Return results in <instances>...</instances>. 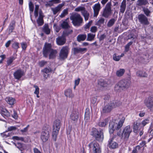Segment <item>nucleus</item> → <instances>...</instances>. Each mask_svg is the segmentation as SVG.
I'll use <instances>...</instances> for the list:
<instances>
[{
	"label": "nucleus",
	"instance_id": "obj_1",
	"mask_svg": "<svg viewBox=\"0 0 153 153\" xmlns=\"http://www.w3.org/2000/svg\"><path fill=\"white\" fill-rule=\"evenodd\" d=\"M125 118L123 117L118 123L112 121L109 125V131L110 134L113 133L115 129H116L117 134L119 136H121L122 138L125 140H127L130 136V134L132 132V129L130 126H126L124 128L123 132L120 131L119 129L122 127L124 123Z\"/></svg>",
	"mask_w": 153,
	"mask_h": 153
},
{
	"label": "nucleus",
	"instance_id": "obj_2",
	"mask_svg": "<svg viewBox=\"0 0 153 153\" xmlns=\"http://www.w3.org/2000/svg\"><path fill=\"white\" fill-rule=\"evenodd\" d=\"M43 54L44 56L47 57L49 56V59H52L55 58L57 51L51 48V44L45 43L43 48Z\"/></svg>",
	"mask_w": 153,
	"mask_h": 153
},
{
	"label": "nucleus",
	"instance_id": "obj_3",
	"mask_svg": "<svg viewBox=\"0 0 153 153\" xmlns=\"http://www.w3.org/2000/svg\"><path fill=\"white\" fill-rule=\"evenodd\" d=\"M131 85V81L127 79H123L120 81L114 87L115 90L118 92L128 88Z\"/></svg>",
	"mask_w": 153,
	"mask_h": 153
},
{
	"label": "nucleus",
	"instance_id": "obj_4",
	"mask_svg": "<svg viewBox=\"0 0 153 153\" xmlns=\"http://www.w3.org/2000/svg\"><path fill=\"white\" fill-rule=\"evenodd\" d=\"M70 19L72 20V22L74 26H80L82 22V18L80 15L77 13L73 14L70 17Z\"/></svg>",
	"mask_w": 153,
	"mask_h": 153
},
{
	"label": "nucleus",
	"instance_id": "obj_5",
	"mask_svg": "<svg viewBox=\"0 0 153 153\" xmlns=\"http://www.w3.org/2000/svg\"><path fill=\"white\" fill-rule=\"evenodd\" d=\"M91 135L99 141H102L103 140V132L102 130H98L93 128L92 129Z\"/></svg>",
	"mask_w": 153,
	"mask_h": 153
},
{
	"label": "nucleus",
	"instance_id": "obj_6",
	"mask_svg": "<svg viewBox=\"0 0 153 153\" xmlns=\"http://www.w3.org/2000/svg\"><path fill=\"white\" fill-rule=\"evenodd\" d=\"M74 10L76 12L81 11V14L84 17L85 20L87 21L88 20L89 16V13L86 10L84 7H77Z\"/></svg>",
	"mask_w": 153,
	"mask_h": 153
},
{
	"label": "nucleus",
	"instance_id": "obj_7",
	"mask_svg": "<svg viewBox=\"0 0 153 153\" xmlns=\"http://www.w3.org/2000/svg\"><path fill=\"white\" fill-rule=\"evenodd\" d=\"M144 103L145 105L151 111H153V97L150 96L146 98Z\"/></svg>",
	"mask_w": 153,
	"mask_h": 153
},
{
	"label": "nucleus",
	"instance_id": "obj_8",
	"mask_svg": "<svg viewBox=\"0 0 153 153\" xmlns=\"http://www.w3.org/2000/svg\"><path fill=\"white\" fill-rule=\"evenodd\" d=\"M69 50V48L67 46L62 47L59 54L60 58L62 59L66 58L68 56Z\"/></svg>",
	"mask_w": 153,
	"mask_h": 153
},
{
	"label": "nucleus",
	"instance_id": "obj_9",
	"mask_svg": "<svg viewBox=\"0 0 153 153\" xmlns=\"http://www.w3.org/2000/svg\"><path fill=\"white\" fill-rule=\"evenodd\" d=\"M111 2H108L102 14L103 16L107 18L111 15Z\"/></svg>",
	"mask_w": 153,
	"mask_h": 153
},
{
	"label": "nucleus",
	"instance_id": "obj_10",
	"mask_svg": "<svg viewBox=\"0 0 153 153\" xmlns=\"http://www.w3.org/2000/svg\"><path fill=\"white\" fill-rule=\"evenodd\" d=\"M88 146L90 148H93L94 153H101V150L99 144L95 141H93L90 143L88 145Z\"/></svg>",
	"mask_w": 153,
	"mask_h": 153
},
{
	"label": "nucleus",
	"instance_id": "obj_11",
	"mask_svg": "<svg viewBox=\"0 0 153 153\" xmlns=\"http://www.w3.org/2000/svg\"><path fill=\"white\" fill-rule=\"evenodd\" d=\"M139 21L141 24L148 25L149 24L147 18L143 14L139 15L137 17Z\"/></svg>",
	"mask_w": 153,
	"mask_h": 153
},
{
	"label": "nucleus",
	"instance_id": "obj_12",
	"mask_svg": "<svg viewBox=\"0 0 153 153\" xmlns=\"http://www.w3.org/2000/svg\"><path fill=\"white\" fill-rule=\"evenodd\" d=\"M25 75L24 71L21 69H19L15 71L13 74L14 78L17 79H19Z\"/></svg>",
	"mask_w": 153,
	"mask_h": 153
},
{
	"label": "nucleus",
	"instance_id": "obj_13",
	"mask_svg": "<svg viewBox=\"0 0 153 153\" xmlns=\"http://www.w3.org/2000/svg\"><path fill=\"white\" fill-rule=\"evenodd\" d=\"M94 10V16L97 17L101 9V5L99 3L95 4L93 7Z\"/></svg>",
	"mask_w": 153,
	"mask_h": 153
},
{
	"label": "nucleus",
	"instance_id": "obj_14",
	"mask_svg": "<svg viewBox=\"0 0 153 153\" xmlns=\"http://www.w3.org/2000/svg\"><path fill=\"white\" fill-rule=\"evenodd\" d=\"M61 121L59 120H56L54 122L53 125L54 131L56 133L58 132L60 127Z\"/></svg>",
	"mask_w": 153,
	"mask_h": 153
},
{
	"label": "nucleus",
	"instance_id": "obj_15",
	"mask_svg": "<svg viewBox=\"0 0 153 153\" xmlns=\"http://www.w3.org/2000/svg\"><path fill=\"white\" fill-rule=\"evenodd\" d=\"M113 137L110 139L108 141V146L109 148L112 149H115L118 147V145L116 142L113 141Z\"/></svg>",
	"mask_w": 153,
	"mask_h": 153
},
{
	"label": "nucleus",
	"instance_id": "obj_16",
	"mask_svg": "<svg viewBox=\"0 0 153 153\" xmlns=\"http://www.w3.org/2000/svg\"><path fill=\"white\" fill-rule=\"evenodd\" d=\"M64 5V4H59L58 6L52 8L51 10L53 12V14L56 15L58 12H60Z\"/></svg>",
	"mask_w": 153,
	"mask_h": 153
},
{
	"label": "nucleus",
	"instance_id": "obj_17",
	"mask_svg": "<svg viewBox=\"0 0 153 153\" xmlns=\"http://www.w3.org/2000/svg\"><path fill=\"white\" fill-rule=\"evenodd\" d=\"M49 137V133L48 131H45L42 132L41 138L43 142H46L48 139Z\"/></svg>",
	"mask_w": 153,
	"mask_h": 153
},
{
	"label": "nucleus",
	"instance_id": "obj_18",
	"mask_svg": "<svg viewBox=\"0 0 153 153\" xmlns=\"http://www.w3.org/2000/svg\"><path fill=\"white\" fill-rule=\"evenodd\" d=\"M56 42L57 44L59 45H63L65 42L66 40L65 37L62 35V36H59L56 39Z\"/></svg>",
	"mask_w": 153,
	"mask_h": 153
},
{
	"label": "nucleus",
	"instance_id": "obj_19",
	"mask_svg": "<svg viewBox=\"0 0 153 153\" xmlns=\"http://www.w3.org/2000/svg\"><path fill=\"white\" fill-rule=\"evenodd\" d=\"M51 68L49 67L48 68H45L43 70L44 72L43 76L45 78H47L49 77L50 74L51 73Z\"/></svg>",
	"mask_w": 153,
	"mask_h": 153
},
{
	"label": "nucleus",
	"instance_id": "obj_20",
	"mask_svg": "<svg viewBox=\"0 0 153 153\" xmlns=\"http://www.w3.org/2000/svg\"><path fill=\"white\" fill-rule=\"evenodd\" d=\"M74 53L76 54L77 53H82L84 51H86L87 49L86 48H74L73 49Z\"/></svg>",
	"mask_w": 153,
	"mask_h": 153
},
{
	"label": "nucleus",
	"instance_id": "obj_21",
	"mask_svg": "<svg viewBox=\"0 0 153 153\" xmlns=\"http://www.w3.org/2000/svg\"><path fill=\"white\" fill-rule=\"evenodd\" d=\"M141 123L137 121L135 122L134 123L133 126V131L135 133H137L138 130H139V128L141 125Z\"/></svg>",
	"mask_w": 153,
	"mask_h": 153
},
{
	"label": "nucleus",
	"instance_id": "obj_22",
	"mask_svg": "<svg viewBox=\"0 0 153 153\" xmlns=\"http://www.w3.org/2000/svg\"><path fill=\"white\" fill-rule=\"evenodd\" d=\"M79 113L76 111H74L71 114L70 117L71 119L74 121H77L79 118Z\"/></svg>",
	"mask_w": 153,
	"mask_h": 153
},
{
	"label": "nucleus",
	"instance_id": "obj_23",
	"mask_svg": "<svg viewBox=\"0 0 153 153\" xmlns=\"http://www.w3.org/2000/svg\"><path fill=\"white\" fill-rule=\"evenodd\" d=\"M0 113L4 117H8L10 116V113L5 108H0Z\"/></svg>",
	"mask_w": 153,
	"mask_h": 153
},
{
	"label": "nucleus",
	"instance_id": "obj_24",
	"mask_svg": "<svg viewBox=\"0 0 153 153\" xmlns=\"http://www.w3.org/2000/svg\"><path fill=\"white\" fill-rule=\"evenodd\" d=\"M43 18V16L42 15V13H41V12H39V16L37 20V22L38 26H42L44 24Z\"/></svg>",
	"mask_w": 153,
	"mask_h": 153
},
{
	"label": "nucleus",
	"instance_id": "obj_25",
	"mask_svg": "<svg viewBox=\"0 0 153 153\" xmlns=\"http://www.w3.org/2000/svg\"><path fill=\"white\" fill-rule=\"evenodd\" d=\"M5 100L8 104L10 105H13L15 102V99L10 97H6L5 99Z\"/></svg>",
	"mask_w": 153,
	"mask_h": 153
},
{
	"label": "nucleus",
	"instance_id": "obj_26",
	"mask_svg": "<svg viewBox=\"0 0 153 153\" xmlns=\"http://www.w3.org/2000/svg\"><path fill=\"white\" fill-rule=\"evenodd\" d=\"M126 0H123L121 2L120 9V12L123 13L125 11L126 8Z\"/></svg>",
	"mask_w": 153,
	"mask_h": 153
},
{
	"label": "nucleus",
	"instance_id": "obj_27",
	"mask_svg": "<svg viewBox=\"0 0 153 153\" xmlns=\"http://www.w3.org/2000/svg\"><path fill=\"white\" fill-rule=\"evenodd\" d=\"M112 108V106L109 103L105 105L103 108V111L104 112H108L111 111Z\"/></svg>",
	"mask_w": 153,
	"mask_h": 153
},
{
	"label": "nucleus",
	"instance_id": "obj_28",
	"mask_svg": "<svg viewBox=\"0 0 153 153\" xmlns=\"http://www.w3.org/2000/svg\"><path fill=\"white\" fill-rule=\"evenodd\" d=\"M148 2L147 0H137L136 4L138 6L145 5L147 4Z\"/></svg>",
	"mask_w": 153,
	"mask_h": 153
},
{
	"label": "nucleus",
	"instance_id": "obj_29",
	"mask_svg": "<svg viewBox=\"0 0 153 153\" xmlns=\"http://www.w3.org/2000/svg\"><path fill=\"white\" fill-rule=\"evenodd\" d=\"M15 26V22L12 21L10 23L8 27L9 32L10 33L12 32L14 30Z\"/></svg>",
	"mask_w": 153,
	"mask_h": 153
},
{
	"label": "nucleus",
	"instance_id": "obj_30",
	"mask_svg": "<svg viewBox=\"0 0 153 153\" xmlns=\"http://www.w3.org/2000/svg\"><path fill=\"white\" fill-rule=\"evenodd\" d=\"M43 30L46 34H48L50 33V30L49 28L48 24H45L43 27Z\"/></svg>",
	"mask_w": 153,
	"mask_h": 153
},
{
	"label": "nucleus",
	"instance_id": "obj_31",
	"mask_svg": "<svg viewBox=\"0 0 153 153\" xmlns=\"http://www.w3.org/2000/svg\"><path fill=\"white\" fill-rule=\"evenodd\" d=\"M86 38V35L85 34H80L78 35L77 37L78 41L80 42L84 41Z\"/></svg>",
	"mask_w": 153,
	"mask_h": 153
},
{
	"label": "nucleus",
	"instance_id": "obj_32",
	"mask_svg": "<svg viewBox=\"0 0 153 153\" xmlns=\"http://www.w3.org/2000/svg\"><path fill=\"white\" fill-rule=\"evenodd\" d=\"M136 75L137 76L140 77H146L147 76V74L145 72L140 71L137 72Z\"/></svg>",
	"mask_w": 153,
	"mask_h": 153
},
{
	"label": "nucleus",
	"instance_id": "obj_33",
	"mask_svg": "<svg viewBox=\"0 0 153 153\" xmlns=\"http://www.w3.org/2000/svg\"><path fill=\"white\" fill-rule=\"evenodd\" d=\"M113 108L118 106L120 105V103L117 100H113L110 103Z\"/></svg>",
	"mask_w": 153,
	"mask_h": 153
},
{
	"label": "nucleus",
	"instance_id": "obj_34",
	"mask_svg": "<svg viewBox=\"0 0 153 153\" xmlns=\"http://www.w3.org/2000/svg\"><path fill=\"white\" fill-rule=\"evenodd\" d=\"M108 119H106L103 120L101 121L98 123V125L101 127L105 126L108 123Z\"/></svg>",
	"mask_w": 153,
	"mask_h": 153
},
{
	"label": "nucleus",
	"instance_id": "obj_35",
	"mask_svg": "<svg viewBox=\"0 0 153 153\" xmlns=\"http://www.w3.org/2000/svg\"><path fill=\"white\" fill-rule=\"evenodd\" d=\"M95 36V34H93L91 33H88L87 35V40L88 41H91L94 40V38Z\"/></svg>",
	"mask_w": 153,
	"mask_h": 153
},
{
	"label": "nucleus",
	"instance_id": "obj_36",
	"mask_svg": "<svg viewBox=\"0 0 153 153\" xmlns=\"http://www.w3.org/2000/svg\"><path fill=\"white\" fill-rule=\"evenodd\" d=\"M125 72V70L124 69H121L117 71L116 74L118 77H120L123 76Z\"/></svg>",
	"mask_w": 153,
	"mask_h": 153
},
{
	"label": "nucleus",
	"instance_id": "obj_37",
	"mask_svg": "<svg viewBox=\"0 0 153 153\" xmlns=\"http://www.w3.org/2000/svg\"><path fill=\"white\" fill-rule=\"evenodd\" d=\"M15 57L13 56L9 57L7 59V65H10L14 60L15 59Z\"/></svg>",
	"mask_w": 153,
	"mask_h": 153
},
{
	"label": "nucleus",
	"instance_id": "obj_38",
	"mask_svg": "<svg viewBox=\"0 0 153 153\" xmlns=\"http://www.w3.org/2000/svg\"><path fill=\"white\" fill-rule=\"evenodd\" d=\"M65 94L67 97H72L73 96L72 94V91L70 89H67L65 91Z\"/></svg>",
	"mask_w": 153,
	"mask_h": 153
},
{
	"label": "nucleus",
	"instance_id": "obj_39",
	"mask_svg": "<svg viewBox=\"0 0 153 153\" xmlns=\"http://www.w3.org/2000/svg\"><path fill=\"white\" fill-rule=\"evenodd\" d=\"M14 144L21 151H22L25 149L24 145L23 144L19 143H18L17 144L14 143Z\"/></svg>",
	"mask_w": 153,
	"mask_h": 153
},
{
	"label": "nucleus",
	"instance_id": "obj_40",
	"mask_svg": "<svg viewBox=\"0 0 153 153\" xmlns=\"http://www.w3.org/2000/svg\"><path fill=\"white\" fill-rule=\"evenodd\" d=\"M68 19V18L65 20V21L63 22L61 24V26L62 28L66 29L70 27L68 23L66 21H67Z\"/></svg>",
	"mask_w": 153,
	"mask_h": 153
},
{
	"label": "nucleus",
	"instance_id": "obj_41",
	"mask_svg": "<svg viewBox=\"0 0 153 153\" xmlns=\"http://www.w3.org/2000/svg\"><path fill=\"white\" fill-rule=\"evenodd\" d=\"M140 149L141 147L137 146L133 149L132 153H141Z\"/></svg>",
	"mask_w": 153,
	"mask_h": 153
},
{
	"label": "nucleus",
	"instance_id": "obj_42",
	"mask_svg": "<svg viewBox=\"0 0 153 153\" xmlns=\"http://www.w3.org/2000/svg\"><path fill=\"white\" fill-rule=\"evenodd\" d=\"M73 32L72 30H66L64 31L62 34V36L65 37L71 33Z\"/></svg>",
	"mask_w": 153,
	"mask_h": 153
},
{
	"label": "nucleus",
	"instance_id": "obj_43",
	"mask_svg": "<svg viewBox=\"0 0 153 153\" xmlns=\"http://www.w3.org/2000/svg\"><path fill=\"white\" fill-rule=\"evenodd\" d=\"M116 20L114 19H110L107 24V26L108 27H110L114 24Z\"/></svg>",
	"mask_w": 153,
	"mask_h": 153
},
{
	"label": "nucleus",
	"instance_id": "obj_44",
	"mask_svg": "<svg viewBox=\"0 0 153 153\" xmlns=\"http://www.w3.org/2000/svg\"><path fill=\"white\" fill-rule=\"evenodd\" d=\"M104 21L105 19L103 18H101L96 22V25H97L100 26L104 24Z\"/></svg>",
	"mask_w": 153,
	"mask_h": 153
},
{
	"label": "nucleus",
	"instance_id": "obj_45",
	"mask_svg": "<svg viewBox=\"0 0 153 153\" xmlns=\"http://www.w3.org/2000/svg\"><path fill=\"white\" fill-rule=\"evenodd\" d=\"M19 44L17 42H15L12 44V47L17 51L18 49L19 48Z\"/></svg>",
	"mask_w": 153,
	"mask_h": 153
},
{
	"label": "nucleus",
	"instance_id": "obj_46",
	"mask_svg": "<svg viewBox=\"0 0 153 153\" xmlns=\"http://www.w3.org/2000/svg\"><path fill=\"white\" fill-rule=\"evenodd\" d=\"M68 14V10L67 9H64L63 10L61 15H60V17L61 18H63L66 15Z\"/></svg>",
	"mask_w": 153,
	"mask_h": 153
},
{
	"label": "nucleus",
	"instance_id": "obj_47",
	"mask_svg": "<svg viewBox=\"0 0 153 153\" xmlns=\"http://www.w3.org/2000/svg\"><path fill=\"white\" fill-rule=\"evenodd\" d=\"M133 43L132 42H130L128 43L125 46V51L127 52L128 50L130 47V46Z\"/></svg>",
	"mask_w": 153,
	"mask_h": 153
},
{
	"label": "nucleus",
	"instance_id": "obj_48",
	"mask_svg": "<svg viewBox=\"0 0 153 153\" xmlns=\"http://www.w3.org/2000/svg\"><path fill=\"white\" fill-rule=\"evenodd\" d=\"M98 84L100 86L104 87H106L107 85V83L105 81H99L98 82Z\"/></svg>",
	"mask_w": 153,
	"mask_h": 153
},
{
	"label": "nucleus",
	"instance_id": "obj_49",
	"mask_svg": "<svg viewBox=\"0 0 153 153\" xmlns=\"http://www.w3.org/2000/svg\"><path fill=\"white\" fill-rule=\"evenodd\" d=\"M143 11L144 13L147 16H149V14L151 13V11L149 10L147 8H144L143 9Z\"/></svg>",
	"mask_w": 153,
	"mask_h": 153
},
{
	"label": "nucleus",
	"instance_id": "obj_50",
	"mask_svg": "<svg viewBox=\"0 0 153 153\" xmlns=\"http://www.w3.org/2000/svg\"><path fill=\"white\" fill-rule=\"evenodd\" d=\"M1 137L4 138H6L10 136V134L9 133H8L7 132H6L3 133H1Z\"/></svg>",
	"mask_w": 153,
	"mask_h": 153
},
{
	"label": "nucleus",
	"instance_id": "obj_51",
	"mask_svg": "<svg viewBox=\"0 0 153 153\" xmlns=\"http://www.w3.org/2000/svg\"><path fill=\"white\" fill-rule=\"evenodd\" d=\"M29 7L30 11L32 12L33 10L34 5L31 1H30L29 3Z\"/></svg>",
	"mask_w": 153,
	"mask_h": 153
},
{
	"label": "nucleus",
	"instance_id": "obj_52",
	"mask_svg": "<svg viewBox=\"0 0 153 153\" xmlns=\"http://www.w3.org/2000/svg\"><path fill=\"white\" fill-rule=\"evenodd\" d=\"M113 58L114 60L118 61L120 59V56H117L116 54H115L113 55Z\"/></svg>",
	"mask_w": 153,
	"mask_h": 153
},
{
	"label": "nucleus",
	"instance_id": "obj_53",
	"mask_svg": "<svg viewBox=\"0 0 153 153\" xmlns=\"http://www.w3.org/2000/svg\"><path fill=\"white\" fill-rule=\"evenodd\" d=\"M47 62L44 60H42L39 62V65L41 67H42L47 64Z\"/></svg>",
	"mask_w": 153,
	"mask_h": 153
},
{
	"label": "nucleus",
	"instance_id": "obj_54",
	"mask_svg": "<svg viewBox=\"0 0 153 153\" xmlns=\"http://www.w3.org/2000/svg\"><path fill=\"white\" fill-rule=\"evenodd\" d=\"M34 88H35V90L34 92V93L36 94H39V88L36 85H34L33 86Z\"/></svg>",
	"mask_w": 153,
	"mask_h": 153
},
{
	"label": "nucleus",
	"instance_id": "obj_55",
	"mask_svg": "<svg viewBox=\"0 0 153 153\" xmlns=\"http://www.w3.org/2000/svg\"><path fill=\"white\" fill-rule=\"evenodd\" d=\"M149 123V120L148 119H146L144 120H143L141 124L143 126V127L145 126L148 123Z\"/></svg>",
	"mask_w": 153,
	"mask_h": 153
},
{
	"label": "nucleus",
	"instance_id": "obj_56",
	"mask_svg": "<svg viewBox=\"0 0 153 153\" xmlns=\"http://www.w3.org/2000/svg\"><path fill=\"white\" fill-rule=\"evenodd\" d=\"M97 97H95L92 98L91 102L93 104H95L97 102Z\"/></svg>",
	"mask_w": 153,
	"mask_h": 153
},
{
	"label": "nucleus",
	"instance_id": "obj_57",
	"mask_svg": "<svg viewBox=\"0 0 153 153\" xmlns=\"http://www.w3.org/2000/svg\"><path fill=\"white\" fill-rule=\"evenodd\" d=\"M12 138L14 140H20L22 141H23L24 140V139L23 137H19L17 136L13 137Z\"/></svg>",
	"mask_w": 153,
	"mask_h": 153
},
{
	"label": "nucleus",
	"instance_id": "obj_58",
	"mask_svg": "<svg viewBox=\"0 0 153 153\" xmlns=\"http://www.w3.org/2000/svg\"><path fill=\"white\" fill-rule=\"evenodd\" d=\"M58 132L56 131V133L55 132V131H53V140L54 141H56L57 138V133Z\"/></svg>",
	"mask_w": 153,
	"mask_h": 153
},
{
	"label": "nucleus",
	"instance_id": "obj_59",
	"mask_svg": "<svg viewBox=\"0 0 153 153\" xmlns=\"http://www.w3.org/2000/svg\"><path fill=\"white\" fill-rule=\"evenodd\" d=\"M16 129V126H11L7 128L8 131H11L13 130H15Z\"/></svg>",
	"mask_w": 153,
	"mask_h": 153
},
{
	"label": "nucleus",
	"instance_id": "obj_60",
	"mask_svg": "<svg viewBox=\"0 0 153 153\" xmlns=\"http://www.w3.org/2000/svg\"><path fill=\"white\" fill-rule=\"evenodd\" d=\"M90 31L92 33H95L97 31V28L95 26H93L91 28Z\"/></svg>",
	"mask_w": 153,
	"mask_h": 153
},
{
	"label": "nucleus",
	"instance_id": "obj_61",
	"mask_svg": "<svg viewBox=\"0 0 153 153\" xmlns=\"http://www.w3.org/2000/svg\"><path fill=\"white\" fill-rule=\"evenodd\" d=\"M85 119L86 120H88L90 118V115L88 112H86L85 115Z\"/></svg>",
	"mask_w": 153,
	"mask_h": 153
},
{
	"label": "nucleus",
	"instance_id": "obj_62",
	"mask_svg": "<svg viewBox=\"0 0 153 153\" xmlns=\"http://www.w3.org/2000/svg\"><path fill=\"white\" fill-rule=\"evenodd\" d=\"M21 46L23 50H25L27 48V44L26 43L22 42L21 44Z\"/></svg>",
	"mask_w": 153,
	"mask_h": 153
},
{
	"label": "nucleus",
	"instance_id": "obj_63",
	"mask_svg": "<svg viewBox=\"0 0 153 153\" xmlns=\"http://www.w3.org/2000/svg\"><path fill=\"white\" fill-rule=\"evenodd\" d=\"M92 23V21H90L87 24H86L85 26V29H88L89 28L90 26H91V24Z\"/></svg>",
	"mask_w": 153,
	"mask_h": 153
},
{
	"label": "nucleus",
	"instance_id": "obj_64",
	"mask_svg": "<svg viewBox=\"0 0 153 153\" xmlns=\"http://www.w3.org/2000/svg\"><path fill=\"white\" fill-rule=\"evenodd\" d=\"M80 81V79L79 78H78L75 80L74 84L75 86L78 85L79 84Z\"/></svg>",
	"mask_w": 153,
	"mask_h": 153
}]
</instances>
